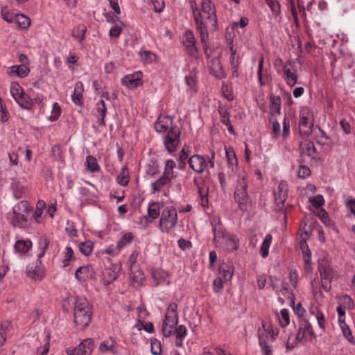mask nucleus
Segmentation results:
<instances>
[{
	"label": "nucleus",
	"mask_w": 355,
	"mask_h": 355,
	"mask_svg": "<svg viewBox=\"0 0 355 355\" xmlns=\"http://www.w3.org/2000/svg\"><path fill=\"white\" fill-rule=\"evenodd\" d=\"M270 113L272 116L280 114L281 98L278 96L271 95L269 104Z\"/></svg>",
	"instance_id": "obj_29"
},
{
	"label": "nucleus",
	"mask_w": 355,
	"mask_h": 355,
	"mask_svg": "<svg viewBox=\"0 0 355 355\" xmlns=\"http://www.w3.org/2000/svg\"><path fill=\"white\" fill-rule=\"evenodd\" d=\"M198 193L200 197L201 205L203 207L208 206V189L204 187H199L198 184Z\"/></svg>",
	"instance_id": "obj_46"
},
{
	"label": "nucleus",
	"mask_w": 355,
	"mask_h": 355,
	"mask_svg": "<svg viewBox=\"0 0 355 355\" xmlns=\"http://www.w3.org/2000/svg\"><path fill=\"white\" fill-rule=\"evenodd\" d=\"M234 274V266L230 263H222L219 267V277L223 279L224 282L231 280Z\"/></svg>",
	"instance_id": "obj_23"
},
{
	"label": "nucleus",
	"mask_w": 355,
	"mask_h": 355,
	"mask_svg": "<svg viewBox=\"0 0 355 355\" xmlns=\"http://www.w3.org/2000/svg\"><path fill=\"white\" fill-rule=\"evenodd\" d=\"M263 61L264 58L263 56L260 57L259 59V66H258V78L260 85H263V72L264 71L263 67Z\"/></svg>",
	"instance_id": "obj_58"
},
{
	"label": "nucleus",
	"mask_w": 355,
	"mask_h": 355,
	"mask_svg": "<svg viewBox=\"0 0 355 355\" xmlns=\"http://www.w3.org/2000/svg\"><path fill=\"white\" fill-rule=\"evenodd\" d=\"M154 10L156 12H160L164 8V0H151Z\"/></svg>",
	"instance_id": "obj_64"
},
{
	"label": "nucleus",
	"mask_w": 355,
	"mask_h": 355,
	"mask_svg": "<svg viewBox=\"0 0 355 355\" xmlns=\"http://www.w3.org/2000/svg\"><path fill=\"white\" fill-rule=\"evenodd\" d=\"M223 245H218L219 247L228 250L233 251L236 250L239 248V241L236 238L232 235L229 234L226 238L223 240Z\"/></svg>",
	"instance_id": "obj_26"
},
{
	"label": "nucleus",
	"mask_w": 355,
	"mask_h": 355,
	"mask_svg": "<svg viewBox=\"0 0 355 355\" xmlns=\"http://www.w3.org/2000/svg\"><path fill=\"white\" fill-rule=\"evenodd\" d=\"M311 175V169L302 164H300L297 171V176L300 178H306Z\"/></svg>",
	"instance_id": "obj_57"
},
{
	"label": "nucleus",
	"mask_w": 355,
	"mask_h": 355,
	"mask_svg": "<svg viewBox=\"0 0 355 355\" xmlns=\"http://www.w3.org/2000/svg\"><path fill=\"white\" fill-rule=\"evenodd\" d=\"M178 219L176 209L173 206L166 207L161 213L159 222V230L162 233L170 234L177 225Z\"/></svg>",
	"instance_id": "obj_6"
},
{
	"label": "nucleus",
	"mask_w": 355,
	"mask_h": 355,
	"mask_svg": "<svg viewBox=\"0 0 355 355\" xmlns=\"http://www.w3.org/2000/svg\"><path fill=\"white\" fill-rule=\"evenodd\" d=\"M94 275L93 268L90 265L79 267L75 272V277L78 281L85 282L89 278H92Z\"/></svg>",
	"instance_id": "obj_20"
},
{
	"label": "nucleus",
	"mask_w": 355,
	"mask_h": 355,
	"mask_svg": "<svg viewBox=\"0 0 355 355\" xmlns=\"http://www.w3.org/2000/svg\"><path fill=\"white\" fill-rule=\"evenodd\" d=\"M272 235L270 234H268L266 236V237L261 245L260 253L263 258H266L268 255L269 248H270V244L272 242Z\"/></svg>",
	"instance_id": "obj_38"
},
{
	"label": "nucleus",
	"mask_w": 355,
	"mask_h": 355,
	"mask_svg": "<svg viewBox=\"0 0 355 355\" xmlns=\"http://www.w3.org/2000/svg\"><path fill=\"white\" fill-rule=\"evenodd\" d=\"M39 245L41 246V252L38 254L37 257L40 263V259L44 256L46 250L49 248V241L46 237H41L39 240Z\"/></svg>",
	"instance_id": "obj_50"
},
{
	"label": "nucleus",
	"mask_w": 355,
	"mask_h": 355,
	"mask_svg": "<svg viewBox=\"0 0 355 355\" xmlns=\"http://www.w3.org/2000/svg\"><path fill=\"white\" fill-rule=\"evenodd\" d=\"M27 273L28 275L33 279H40L42 277V270L40 268H37V266L34 270H32V267H28L27 269Z\"/></svg>",
	"instance_id": "obj_60"
},
{
	"label": "nucleus",
	"mask_w": 355,
	"mask_h": 355,
	"mask_svg": "<svg viewBox=\"0 0 355 355\" xmlns=\"http://www.w3.org/2000/svg\"><path fill=\"white\" fill-rule=\"evenodd\" d=\"M87 170L91 173H95L100 171V166L96 159L92 155H87L86 157Z\"/></svg>",
	"instance_id": "obj_37"
},
{
	"label": "nucleus",
	"mask_w": 355,
	"mask_h": 355,
	"mask_svg": "<svg viewBox=\"0 0 355 355\" xmlns=\"http://www.w3.org/2000/svg\"><path fill=\"white\" fill-rule=\"evenodd\" d=\"M311 338V324L307 320L300 319L298 332L295 340L301 342H307Z\"/></svg>",
	"instance_id": "obj_17"
},
{
	"label": "nucleus",
	"mask_w": 355,
	"mask_h": 355,
	"mask_svg": "<svg viewBox=\"0 0 355 355\" xmlns=\"http://www.w3.org/2000/svg\"><path fill=\"white\" fill-rule=\"evenodd\" d=\"M30 69L25 64L14 65L10 67L8 70V73L10 76L17 75L20 78H24L28 75Z\"/></svg>",
	"instance_id": "obj_22"
},
{
	"label": "nucleus",
	"mask_w": 355,
	"mask_h": 355,
	"mask_svg": "<svg viewBox=\"0 0 355 355\" xmlns=\"http://www.w3.org/2000/svg\"><path fill=\"white\" fill-rule=\"evenodd\" d=\"M248 182L245 173L241 175L237 180L236 187L234 193V198L238 203L241 210H246L249 201V196L247 191Z\"/></svg>",
	"instance_id": "obj_7"
},
{
	"label": "nucleus",
	"mask_w": 355,
	"mask_h": 355,
	"mask_svg": "<svg viewBox=\"0 0 355 355\" xmlns=\"http://www.w3.org/2000/svg\"><path fill=\"white\" fill-rule=\"evenodd\" d=\"M278 334L279 330L277 328L275 329L270 323L262 321L261 328L258 329L259 345L273 342Z\"/></svg>",
	"instance_id": "obj_10"
},
{
	"label": "nucleus",
	"mask_w": 355,
	"mask_h": 355,
	"mask_svg": "<svg viewBox=\"0 0 355 355\" xmlns=\"http://www.w3.org/2000/svg\"><path fill=\"white\" fill-rule=\"evenodd\" d=\"M32 248V242L30 239H19L15 242L14 248L16 252L25 254Z\"/></svg>",
	"instance_id": "obj_27"
},
{
	"label": "nucleus",
	"mask_w": 355,
	"mask_h": 355,
	"mask_svg": "<svg viewBox=\"0 0 355 355\" xmlns=\"http://www.w3.org/2000/svg\"><path fill=\"white\" fill-rule=\"evenodd\" d=\"M117 183L121 186H126L129 181L130 178L128 173L126 171V167L123 168L122 171L116 177Z\"/></svg>",
	"instance_id": "obj_48"
},
{
	"label": "nucleus",
	"mask_w": 355,
	"mask_h": 355,
	"mask_svg": "<svg viewBox=\"0 0 355 355\" xmlns=\"http://www.w3.org/2000/svg\"><path fill=\"white\" fill-rule=\"evenodd\" d=\"M273 14L277 15L280 13V4L275 0H265Z\"/></svg>",
	"instance_id": "obj_55"
},
{
	"label": "nucleus",
	"mask_w": 355,
	"mask_h": 355,
	"mask_svg": "<svg viewBox=\"0 0 355 355\" xmlns=\"http://www.w3.org/2000/svg\"><path fill=\"white\" fill-rule=\"evenodd\" d=\"M139 254V250H135L132 254L130 256L128 260V264L130 268V270H132V268L134 267L135 264L137 263V257Z\"/></svg>",
	"instance_id": "obj_62"
},
{
	"label": "nucleus",
	"mask_w": 355,
	"mask_h": 355,
	"mask_svg": "<svg viewBox=\"0 0 355 355\" xmlns=\"http://www.w3.org/2000/svg\"><path fill=\"white\" fill-rule=\"evenodd\" d=\"M13 214L14 216L12 218L13 226L19 228L25 227L28 220V216L29 214L21 212H13Z\"/></svg>",
	"instance_id": "obj_28"
},
{
	"label": "nucleus",
	"mask_w": 355,
	"mask_h": 355,
	"mask_svg": "<svg viewBox=\"0 0 355 355\" xmlns=\"http://www.w3.org/2000/svg\"><path fill=\"white\" fill-rule=\"evenodd\" d=\"M192 10L195 25L200 36L202 44L208 40V31H214L217 27V17L214 5L211 0H202L199 10L195 0H189Z\"/></svg>",
	"instance_id": "obj_1"
},
{
	"label": "nucleus",
	"mask_w": 355,
	"mask_h": 355,
	"mask_svg": "<svg viewBox=\"0 0 355 355\" xmlns=\"http://www.w3.org/2000/svg\"><path fill=\"white\" fill-rule=\"evenodd\" d=\"M15 101L23 109L31 110L33 107V103L30 96L26 94H21L18 97H15Z\"/></svg>",
	"instance_id": "obj_30"
},
{
	"label": "nucleus",
	"mask_w": 355,
	"mask_h": 355,
	"mask_svg": "<svg viewBox=\"0 0 355 355\" xmlns=\"http://www.w3.org/2000/svg\"><path fill=\"white\" fill-rule=\"evenodd\" d=\"M24 92L21 87L17 82H13L10 85V93L12 97L15 99V97H18L23 94Z\"/></svg>",
	"instance_id": "obj_54"
},
{
	"label": "nucleus",
	"mask_w": 355,
	"mask_h": 355,
	"mask_svg": "<svg viewBox=\"0 0 355 355\" xmlns=\"http://www.w3.org/2000/svg\"><path fill=\"white\" fill-rule=\"evenodd\" d=\"M318 270L320 274L322 286L324 290L328 291L330 288V282L333 274L327 259L324 258L318 260Z\"/></svg>",
	"instance_id": "obj_12"
},
{
	"label": "nucleus",
	"mask_w": 355,
	"mask_h": 355,
	"mask_svg": "<svg viewBox=\"0 0 355 355\" xmlns=\"http://www.w3.org/2000/svg\"><path fill=\"white\" fill-rule=\"evenodd\" d=\"M298 129L302 141H300L299 148L302 162H306L311 153V107L302 106L300 110Z\"/></svg>",
	"instance_id": "obj_2"
},
{
	"label": "nucleus",
	"mask_w": 355,
	"mask_h": 355,
	"mask_svg": "<svg viewBox=\"0 0 355 355\" xmlns=\"http://www.w3.org/2000/svg\"><path fill=\"white\" fill-rule=\"evenodd\" d=\"M133 240V234L131 232L125 233L123 236L118 241L116 245L121 250L126 245L130 244Z\"/></svg>",
	"instance_id": "obj_43"
},
{
	"label": "nucleus",
	"mask_w": 355,
	"mask_h": 355,
	"mask_svg": "<svg viewBox=\"0 0 355 355\" xmlns=\"http://www.w3.org/2000/svg\"><path fill=\"white\" fill-rule=\"evenodd\" d=\"M218 111L220 115V122L224 125L229 124L230 122V112L227 107L220 105L218 108Z\"/></svg>",
	"instance_id": "obj_47"
},
{
	"label": "nucleus",
	"mask_w": 355,
	"mask_h": 355,
	"mask_svg": "<svg viewBox=\"0 0 355 355\" xmlns=\"http://www.w3.org/2000/svg\"><path fill=\"white\" fill-rule=\"evenodd\" d=\"M209 72L218 79L224 78L226 75L219 58H211L207 64Z\"/></svg>",
	"instance_id": "obj_18"
},
{
	"label": "nucleus",
	"mask_w": 355,
	"mask_h": 355,
	"mask_svg": "<svg viewBox=\"0 0 355 355\" xmlns=\"http://www.w3.org/2000/svg\"><path fill=\"white\" fill-rule=\"evenodd\" d=\"M0 121L3 123L8 121L9 119L8 112L1 103V98H0Z\"/></svg>",
	"instance_id": "obj_63"
},
{
	"label": "nucleus",
	"mask_w": 355,
	"mask_h": 355,
	"mask_svg": "<svg viewBox=\"0 0 355 355\" xmlns=\"http://www.w3.org/2000/svg\"><path fill=\"white\" fill-rule=\"evenodd\" d=\"M96 110L97 112L98 122L102 126H105V117L107 113V107L103 100H100L96 105Z\"/></svg>",
	"instance_id": "obj_24"
},
{
	"label": "nucleus",
	"mask_w": 355,
	"mask_h": 355,
	"mask_svg": "<svg viewBox=\"0 0 355 355\" xmlns=\"http://www.w3.org/2000/svg\"><path fill=\"white\" fill-rule=\"evenodd\" d=\"M181 130L177 125H171L164 138V146L169 153L175 152L180 141Z\"/></svg>",
	"instance_id": "obj_9"
},
{
	"label": "nucleus",
	"mask_w": 355,
	"mask_h": 355,
	"mask_svg": "<svg viewBox=\"0 0 355 355\" xmlns=\"http://www.w3.org/2000/svg\"><path fill=\"white\" fill-rule=\"evenodd\" d=\"M130 275V278L132 279V280L137 286L141 285L145 279L144 274L140 269L133 270V268H132Z\"/></svg>",
	"instance_id": "obj_39"
},
{
	"label": "nucleus",
	"mask_w": 355,
	"mask_h": 355,
	"mask_svg": "<svg viewBox=\"0 0 355 355\" xmlns=\"http://www.w3.org/2000/svg\"><path fill=\"white\" fill-rule=\"evenodd\" d=\"M338 324L345 338L349 343H353L354 341V337L352 336V331L349 326L346 324L345 320H340V322Z\"/></svg>",
	"instance_id": "obj_40"
},
{
	"label": "nucleus",
	"mask_w": 355,
	"mask_h": 355,
	"mask_svg": "<svg viewBox=\"0 0 355 355\" xmlns=\"http://www.w3.org/2000/svg\"><path fill=\"white\" fill-rule=\"evenodd\" d=\"M282 77L288 86L293 87L296 84L298 76L295 62L288 61L284 64Z\"/></svg>",
	"instance_id": "obj_11"
},
{
	"label": "nucleus",
	"mask_w": 355,
	"mask_h": 355,
	"mask_svg": "<svg viewBox=\"0 0 355 355\" xmlns=\"http://www.w3.org/2000/svg\"><path fill=\"white\" fill-rule=\"evenodd\" d=\"M86 33V28L83 27L80 28V26L77 28V30L75 33V31L73 32L72 36L75 38H76L79 42H82L85 39Z\"/></svg>",
	"instance_id": "obj_61"
},
{
	"label": "nucleus",
	"mask_w": 355,
	"mask_h": 355,
	"mask_svg": "<svg viewBox=\"0 0 355 355\" xmlns=\"http://www.w3.org/2000/svg\"><path fill=\"white\" fill-rule=\"evenodd\" d=\"M340 306L347 309H352L354 306L353 300L347 295H345L340 297Z\"/></svg>",
	"instance_id": "obj_51"
},
{
	"label": "nucleus",
	"mask_w": 355,
	"mask_h": 355,
	"mask_svg": "<svg viewBox=\"0 0 355 355\" xmlns=\"http://www.w3.org/2000/svg\"><path fill=\"white\" fill-rule=\"evenodd\" d=\"M177 309L178 304L175 302L170 303L166 309L162 326V331L165 337H169L173 334H175V337L178 338H184L187 335V330L184 325L177 327L178 322Z\"/></svg>",
	"instance_id": "obj_3"
},
{
	"label": "nucleus",
	"mask_w": 355,
	"mask_h": 355,
	"mask_svg": "<svg viewBox=\"0 0 355 355\" xmlns=\"http://www.w3.org/2000/svg\"><path fill=\"white\" fill-rule=\"evenodd\" d=\"M279 324L282 327H286L290 322L289 313L286 309H282L280 311V317L279 318Z\"/></svg>",
	"instance_id": "obj_52"
},
{
	"label": "nucleus",
	"mask_w": 355,
	"mask_h": 355,
	"mask_svg": "<svg viewBox=\"0 0 355 355\" xmlns=\"http://www.w3.org/2000/svg\"><path fill=\"white\" fill-rule=\"evenodd\" d=\"M94 348V341L91 338L85 339L76 348L67 349L68 355H91Z\"/></svg>",
	"instance_id": "obj_14"
},
{
	"label": "nucleus",
	"mask_w": 355,
	"mask_h": 355,
	"mask_svg": "<svg viewBox=\"0 0 355 355\" xmlns=\"http://www.w3.org/2000/svg\"><path fill=\"white\" fill-rule=\"evenodd\" d=\"M74 259L73 250L71 247H66L64 251V259L62 260L63 266H68L69 265V261Z\"/></svg>",
	"instance_id": "obj_45"
},
{
	"label": "nucleus",
	"mask_w": 355,
	"mask_h": 355,
	"mask_svg": "<svg viewBox=\"0 0 355 355\" xmlns=\"http://www.w3.org/2000/svg\"><path fill=\"white\" fill-rule=\"evenodd\" d=\"M214 242L216 245H223V240L229 235V234H226L224 230L219 226H216L214 229Z\"/></svg>",
	"instance_id": "obj_36"
},
{
	"label": "nucleus",
	"mask_w": 355,
	"mask_h": 355,
	"mask_svg": "<svg viewBox=\"0 0 355 355\" xmlns=\"http://www.w3.org/2000/svg\"><path fill=\"white\" fill-rule=\"evenodd\" d=\"M83 91V85L81 82H78L75 85L74 92L71 95L73 102L78 105L83 104L82 92Z\"/></svg>",
	"instance_id": "obj_32"
},
{
	"label": "nucleus",
	"mask_w": 355,
	"mask_h": 355,
	"mask_svg": "<svg viewBox=\"0 0 355 355\" xmlns=\"http://www.w3.org/2000/svg\"><path fill=\"white\" fill-rule=\"evenodd\" d=\"M15 21L19 28L26 29L31 25V19L24 15H17Z\"/></svg>",
	"instance_id": "obj_41"
},
{
	"label": "nucleus",
	"mask_w": 355,
	"mask_h": 355,
	"mask_svg": "<svg viewBox=\"0 0 355 355\" xmlns=\"http://www.w3.org/2000/svg\"><path fill=\"white\" fill-rule=\"evenodd\" d=\"M188 153L186 152L184 148H182L180 152V155L178 158V168L180 169H184L186 166V160L188 158Z\"/></svg>",
	"instance_id": "obj_56"
},
{
	"label": "nucleus",
	"mask_w": 355,
	"mask_h": 355,
	"mask_svg": "<svg viewBox=\"0 0 355 355\" xmlns=\"http://www.w3.org/2000/svg\"><path fill=\"white\" fill-rule=\"evenodd\" d=\"M161 206L158 202H151L148 206V217L154 220L161 216Z\"/></svg>",
	"instance_id": "obj_35"
},
{
	"label": "nucleus",
	"mask_w": 355,
	"mask_h": 355,
	"mask_svg": "<svg viewBox=\"0 0 355 355\" xmlns=\"http://www.w3.org/2000/svg\"><path fill=\"white\" fill-rule=\"evenodd\" d=\"M171 180L168 178L162 175L158 180L153 182L150 185L153 193L160 191L164 186L170 183Z\"/></svg>",
	"instance_id": "obj_33"
},
{
	"label": "nucleus",
	"mask_w": 355,
	"mask_h": 355,
	"mask_svg": "<svg viewBox=\"0 0 355 355\" xmlns=\"http://www.w3.org/2000/svg\"><path fill=\"white\" fill-rule=\"evenodd\" d=\"M183 44L188 54L193 58L198 57V49L196 46V38L192 31H187L182 37Z\"/></svg>",
	"instance_id": "obj_15"
},
{
	"label": "nucleus",
	"mask_w": 355,
	"mask_h": 355,
	"mask_svg": "<svg viewBox=\"0 0 355 355\" xmlns=\"http://www.w3.org/2000/svg\"><path fill=\"white\" fill-rule=\"evenodd\" d=\"M152 277L156 283V285L166 284H169L170 282L168 280V274L165 270L161 268H154L152 270Z\"/></svg>",
	"instance_id": "obj_21"
},
{
	"label": "nucleus",
	"mask_w": 355,
	"mask_h": 355,
	"mask_svg": "<svg viewBox=\"0 0 355 355\" xmlns=\"http://www.w3.org/2000/svg\"><path fill=\"white\" fill-rule=\"evenodd\" d=\"M173 125V117L171 116H159L154 124V128L157 132H166L168 128Z\"/></svg>",
	"instance_id": "obj_19"
},
{
	"label": "nucleus",
	"mask_w": 355,
	"mask_h": 355,
	"mask_svg": "<svg viewBox=\"0 0 355 355\" xmlns=\"http://www.w3.org/2000/svg\"><path fill=\"white\" fill-rule=\"evenodd\" d=\"M310 191L311 189H309V184L300 190V202H299L301 207H304L309 211H311V196L309 194Z\"/></svg>",
	"instance_id": "obj_25"
},
{
	"label": "nucleus",
	"mask_w": 355,
	"mask_h": 355,
	"mask_svg": "<svg viewBox=\"0 0 355 355\" xmlns=\"http://www.w3.org/2000/svg\"><path fill=\"white\" fill-rule=\"evenodd\" d=\"M33 211V207L27 200H22L15 205L12 208L13 212H21L30 214Z\"/></svg>",
	"instance_id": "obj_34"
},
{
	"label": "nucleus",
	"mask_w": 355,
	"mask_h": 355,
	"mask_svg": "<svg viewBox=\"0 0 355 355\" xmlns=\"http://www.w3.org/2000/svg\"><path fill=\"white\" fill-rule=\"evenodd\" d=\"M226 156L229 166L234 170V167L237 166V158L234 151L232 149L226 150Z\"/></svg>",
	"instance_id": "obj_49"
},
{
	"label": "nucleus",
	"mask_w": 355,
	"mask_h": 355,
	"mask_svg": "<svg viewBox=\"0 0 355 355\" xmlns=\"http://www.w3.org/2000/svg\"><path fill=\"white\" fill-rule=\"evenodd\" d=\"M80 251L85 256H89L92 252L94 248L93 243L88 240L81 242L78 245Z\"/></svg>",
	"instance_id": "obj_42"
},
{
	"label": "nucleus",
	"mask_w": 355,
	"mask_h": 355,
	"mask_svg": "<svg viewBox=\"0 0 355 355\" xmlns=\"http://www.w3.org/2000/svg\"><path fill=\"white\" fill-rule=\"evenodd\" d=\"M189 167L196 173L198 174L202 173L206 167L207 163L205 159L200 155H193L189 159Z\"/></svg>",
	"instance_id": "obj_16"
},
{
	"label": "nucleus",
	"mask_w": 355,
	"mask_h": 355,
	"mask_svg": "<svg viewBox=\"0 0 355 355\" xmlns=\"http://www.w3.org/2000/svg\"><path fill=\"white\" fill-rule=\"evenodd\" d=\"M140 81L139 75L129 74L122 78L121 83L129 88H135L139 85Z\"/></svg>",
	"instance_id": "obj_31"
},
{
	"label": "nucleus",
	"mask_w": 355,
	"mask_h": 355,
	"mask_svg": "<svg viewBox=\"0 0 355 355\" xmlns=\"http://www.w3.org/2000/svg\"><path fill=\"white\" fill-rule=\"evenodd\" d=\"M325 203L323 196L318 194L312 196V214L318 216L320 221L327 227L333 225L328 212L322 207Z\"/></svg>",
	"instance_id": "obj_8"
},
{
	"label": "nucleus",
	"mask_w": 355,
	"mask_h": 355,
	"mask_svg": "<svg viewBox=\"0 0 355 355\" xmlns=\"http://www.w3.org/2000/svg\"><path fill=\"white\" fill-rule=\"evenodd\" d=\"M159 173V165L155 161H150L146 165V173L150 177H153Z\"/></svg>",
	"instance_id": "obj_44"
},
{
	"label": "nucleus",
	"mask_w": 355,
	"mask_h": 355,
	"mask_svg": "<svg viewBox=\"0 0 355 355\" xmlns=\"http://www.w3.org/2000/svg\"><path fill=\"white\" fill-rule=\"evenodd\" d=\"M223 279L221 277H218L214 280L213 289L216 293H219L223 288Z\"/></svg>",
	"instance_id": "obj_59"
},
{
	"label": "nucleus",
	"mask_w": 355,
	"mask_h": 355,
	"mask_svg": "<svg viewBox=\"0 0 355 355\" xmlns=\"http://www.w3.org/2000/svg\"><path fill=\"white\" fill-rule=\"evenodd\" d=\"M151 352L153 355H160L162 352V345L157 339H152L150 341Z\"/></svg>",
	"instance_id": "obj_53"
},
{
	"label": "nucleus",
	"mask_w": 355,
	"mask_h": 355,
	"mask_svg": "<svg viewBox=\"0 0 355 355\" xmlns=\"http://www.w3.org/2000/svg\"><path fill=\"white\" fill-rule=\"evenodd\" d=\"M74 323L78 329H83L92 320V306L85 297H77L73 308Z\"/></svg>",
	"instance_id": "obj_4"
},
{
	"label": "nucleus",
	"mask_w": 355,
	"mask_h": 355,
	"mask_svg": "<svg viewBox=\"0 0 355 355\" xmlns=\"http://www.w3.org/2000/svg\"><path fill=\"white\" fill-rule=\"evenodd\" d=\"M288 187L285 181H281L279 183L277 189L275 191V201L278 207L279 211H283L284 217L286 218L284 210V202L288 197Z\"/></svg>",
	"instance_id": "obj_13"
},
{
	"label": "nucleus",
	"mask_w": 355,
	"mask_h": 355,
	"mask_svg": "<svg viewBox=\"0 0 355 355\" xmlns=\"http://www.w3.org/2000/svg\"><path fill=\"white\" fill-rule=\"evenodd\" d=\"M306 225L307 223L306 222H304V223H302L300 225L301 233L297 238V248L302 251L304 263V270L306 272H309L311 270V253L308 245V241L311 237L309 233L311 226H309V230H306Z\"/></svg>",
	"instance_id": "obj_5"
}]
</instances>
